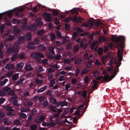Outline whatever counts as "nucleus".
<instances>
[{"label":"nucleus","mask_w":130,"mask_h":130,"mask_svg":"<svg viewBox=\"0 0 130 130\" xmlns=\"http://www.w3.org/2000/svg\"><path fill=\"white\" fill-rule=\"evenodd\" d=\"M112 40L116 42L118 47L121 48L122 51H124V42L125 37L123 36H119L118 37H115L114 35L111 36Z\"/></svg>","instance_id":"f257e3e1"},{"label":"nucleus","mask_w":130,"mask_h":130,"mask_svg":"<svg viewBox=\"0 0 130 130\" xmlns=\"http://www.w3.org/2000/svg\"><path fill=\"white\" fill-rule=\"evenodd\" d=\"M31 57L34 59L37 60H40L39 57L41 58H44V56L40 52L32 53L30 54Z\"/></svg>","instance_id":"f03ea898"},{"label":"nucleus","mask_w":130,"mask_h":130,"mask_svg":"<svg viewBox=\"0 0 130 130\" xmlns=\"http://www.w3.org/2000/svg\"><path fill=\"white\" fill-rule=\"evenodd\" d=\"M43 16L45 18V20L47 22L51 21L52 20L51 14L49 13L46 12L43 14Z\"/></svg>","instance_id":"7ed1b4c3"},{"label":"nucleus","mask_w":130,"mask_h":130,"mask_svg":"<svg viewBox=\"0 0 130 130\" xmlns=\"http://www.w3.org/2000/svg\"><path fill=\"white\" fill-rule=\"evenodd\" d=\"M60 106L61 107L64 106H68V104L67 102L64 101H60L57 102L56 105V106L57 107H59Z\"/></svg>","instance_id":"20e7f679"},{"label":"nucleus","mask_w":130,"mask_h":130,"mask_svg":"<svg viewBox=\"0 0 130 130\" xmlns=\"http://www.w3.org/2000/svg\"><path fill=\"white\" fill-rule=\"evenodd\" d=\"M18 43L19 44L24 43L25 41V37L24 36H20L18 38Z\"/></svg>","instance_id":"39448f33"},{"label":"nucleus","mask_w":130,"mask_h":130,"mask_svg":"<svg viewBox=\"0 0 130 130\" xmlns=\"http://www.w3.org/2000/svg\"><path fill=\"white\" fill-rule=\"evenodd\" d=\"M12 48L14 52L18 53L19 52V45L18 43H14L12 46Z\"/></svg>","instance_id":"423d86ee"},{"label":"nucleus","mask_w":130,"mask_h":130,"mask_svg":"<svg viewBox=\"0 0 130 130\" xmlns=\"http://www.w3.org/2000/svg\"><path fill=\"white\" fill-rule=\"evenodd\" d=\"M118 51L117 52V56L119 59V62H121L122 61L123 59V53H120L121 51L119 49H118Z\"/></svg>","instance_id":"0eeeda50"},{"label":"nucleus","mask_w":130,"mask_h":130,"mask_svg":"<svg viewBox=\"0 0 130 130\" xmlns=\"http://www.w3.org/2000/svg\"><path fill=\"white\" fill-rule=\"evenodd\" d=\"M35 45V44L33 42H30L27 44V47L28 49L33 50L35 48V47L34 46Z\"/></svg>","instance_id":"6e6552de"},{"label":"nucleus","mask_w":130,"mask_h":130,"mask_svg":"<svg viewBox=\"0 0 130 130\" xmlns=\"http://www.w3.org/2000/svg\"><path fill=\"white\" fill-rule=\"evenodd\" d=\"M17 98V96L15 95L14 96H12L10 98V100H14V101L13 102V105L15 106H18L19 105L18 103V101L17 100H15L14 99L16 98Z\"/></svg>","instance_id":"1a4fd4ad"},{"label":"nucleus","mask_w":130,"mask_h":130,"mask_svg":"<svg viewBox=\"0 0 130 130\" xmlns=\"http://www.w3.org/2000/svg\"><path fill=\"white\" fill-rule=\"evenodd\" d=\"M36 22L37 26H40L43 24V22L40 18H37L36 20Z\"/></svg>","instance_id":"9d476101"},{"label":"nucleus","mask_w":130,"mask_h":130,"mask_svg":"<svg viewBox=\"0 0 130 130\" xmlns=\"http://www.w3.org/2000/svg\"><path fill=\"white\" fill-rule=\"evenodd\" d=\"M37 48L39 51H43L46 50V47L44 45L40 44L37 47Z\"/></svg>","instance_id":"9b49d317"},{"label":"nucleus","mask_w":130,"mask_h":130,"mask_svg":"<svg viewBox=\"0 0 130 130\" xmlns=\"http://www.w3.org/2000/svg\"><path fill=\"white\" fill-rule=\"evenodd\" d=\"M24 64V63L22 62L18 64L16 66L17 69L18 70H21Z\"/></svg>","instance_id":"f8f14e48"},{"label":"nucleus","mask_w":130,"mask_h":130,"mask_svg":"<svg viewBox=\"0 0 130 130\" xmlns=\"http://www.w3.org/2000/svg\"><path fill=\"white\" fill-rule=\"evenodd\" d=\"M3 122L5 124L8 125L11 124L12 122L8 118L6 117L4 118Z\"/></svg>","instance_id":"ddd939ff"},{"label":"nucleus","mask_w":130,"mask_h":130,"mask_svg":"<svg viewBox=\"0 0 130 130\" xmlns=\"http://www.w3.org/2000/svg\"><path fill=\"white\" fill-rule=\"evenodd\" d=\"M45 31L43 29H41L37 31V34L40 36L43 35L45 34Z\"/></svg>","instance_id":"4468645a"},{"label":"nucleus","mask_w":130,"mask_h":130,"mask_svg":"<svg viewBox=\"0 0 130 130\" xmlns=\"http://www.w3.org/2000/svg\"><path fill=\"white\" fill-rule=\"evenodd\" d=\"M17 9L16 8H14V9L11 10H9V11H10V12H8L7 13V16L9 18V19H10L11 17V16L12 15L13 13L12 12V11H14L15 10Z\"/></svg>","instance_id":"2eb2a0df"},{"label":"nucleus","mask_w":130,"mask_h":130,"mask_svg":"<svg viewBox=\"0 0 130 130\" xmlns=\"http://www.w3.org/2000/svg\"><path fill=\"white\" fill-rule=\"evenodd\" d=\"M48 108L49 109L52 111L54 112H56V106L54 107L51 105H49L48 106Z\"/></svg>","instance_id":"dca6fc26"},{"label":"nucleus","mask_w":130,"mask_h":130,"mask_svg":"<svg viewBox=\"0 0 130 130\" xmlns=\"http://www.w3.org/2000/svg\"><path fill=\"white\" fill-rule=\"evenodd\" d=\"M79 48V46L78 45H75L73 48V51L74 52H78Z\"/></svg>","instance_id":"f3484780"},{"label":"nucleus","mask_w":130,"mask_h":130,"mask_svg":"<svg viewBox=\"0 0 130 130\" xmlns=\"http://www.w3.org/2000/svg\"><path fill=\"white\" fill-rule=\"evenodd\" d=\"M45 54L46 56L48 58L53 59L54 58V56L49 52H46Z\"/></svg>","instance_id":"a211bd4d"},{"label":"nucleus","mask_w":130,"mask_h":130,"mask_svg":"<svg viewBox=\"0 0 130 130\" xmlns=\"http://www.w3.org/2000/svg\"><path fill=\"white\" fill-rule=\"evenodd\" d=\"M6 52L8 54H9L10 53H11L14 52L12 47H11L8 48Z\"/></svg>","instance_id":"6ab92c4d"},{"label":"nucleus","mask_w":130,"mask_h":130,"mask_svg":"<svg viewBox=\"0 0 130 130\" xmlns=\"http://www.w3.org/2000/svg\"><path fill=\"white\" fill-rule=\"evenodd\" d=\"M13 31L16 33L19 34L21 30L20 28L16 26L14 28Z\"/></svg>","instance_id":"aec40b11"},{"label":"nucleus","mask_w":130,"mask_h":130,"mask_svg":"<svg viewBox=\"0 0 130 130\" xmlns=\"http://www.w3.org/2000/svg\"><path fill=\"white\" fill-rule=\"evenodd\" d=\"M50 39L51 41H53L56 38L55 34L53 33H52L50 34H49Z\"/></svg>","instance_id":"412c9836"},{"label":"nucleus","mask_w":130,"mask_h":130,"mask_svg":"<svg viewBox=\"0 0 130 130\" xmlns=\"http://www.w3.org/2000/svg\"><path fill=\"white\" fill-rule=\"evenodd\" d=\"M50 100L51 102L53 104H55L56 103V104L58 102L56 101L55 99L53 97H51L50 98Z\"/></svg>","instance_id":"4be33fe9"},{"label":"nucleus","mask_w":130,"mask_h":130,"mask_svg":"<svg viewBox=\"0 0 130 130\" xmlns=\"http://www.w3.org/2000/svg\"><path fill=\"white\" fill-rule=\"evenodd\" d=\"M79 10V8H77L75 10H71L70 11L72 14H74L75 13L77 15H78V11Z\"/></svg>","instance_id":"5701e85b"},{"label":"nucleus","mask_w":130,"mask_h":130,"mask_svg":"<svg viewBox=\"0 0 130 130\" xmlns=\"http://www.w3.org/2000/svg\"><path fill=\"white\" fill-rule=\"evenodd\" d=\"M18 53L13 54L11 58V61H13L15 59H18Z\"/></svg>","instance_id":"b1692460"},{"label":"nucleus","mask_w":130,"mask_h":130,"mask_svg":"<svg viewBox=\"0 0 130 130\" xmlns=\"http://www.w3.org/2000/svg\"><path fill=\"white\" fill-rule=\"evenodd\" d=\"M100 72L98 70H95L92 72L93 76H97L100 74Z\"/></svg>","instance_id":"393cba45"},{"label":"nucleus","mask_w":130,"mask_h":130,"mask_svg":"<svg viewBox=\"0 0 130 130\" xmlns=\"http://www.w3.org/2000/svg\"><path fill=\"white\" fill-rule=\"evenodd\" d=\"M107 40L106 38L104 36H101L99 38V42H105Z\"/></svg>","instance_id":"a878e982"},{"label":"nucleus","mask_w":130,"mask_h":130,"mask_svg":"<svg viewBox=\"0 0 130 130\" xmlns=\"http://www.w3.org/2000/svg\"><path fill=\"white\" fill-rule=\"evenodd\" d=\"M92 61H88L86 64L87 68H89L91 67L92 65Z\"/></svg>","instance_id":"bb28decb"},{"label":"nucleus","mask_w":130,"mask_h":130,"mask_svg":"<svg viewBox=\"0 0 130 130\" xmlns=\"http://www.w3.org/2000/svg\"><path fill=\"white\" fill-rule=\"evenodd\" d=\"M25 69L26 71H29L32 70L33 68L31 67L30 64H28L25 67Z\"/></svg>","instance_id":"cd10ccee"},{"label":"nucleus","mask_w":130,"mask_h":130,"mask_svg":"<svg viewBox=\"0 0 130 130\" xmlns=\"http://www.w3.org/2000/svg\"><path fill=\"white\" fill-rule=\"evenodd\" d=\"M103 52V50L102 48L101 47H99L98 48L97 53L100 55H102Z\"/></svg>","instance_id":"c85d7f7f"},{"label":"nucleus","mask_w":130,"mask_h":130,"mask_svg":"<svg viewBox=\"0 0 130 130\" xmlns=\"http://www.w3.org/2000/svg\"><path fill=\"white\" fill-rule=\"evenodd\" d=\"M12 22L13 24H18L20 23V21L19 20L16 19H13L12 20Z\"/></svg>","instance_id":"c756f323"},{"label":"nucleus","mask_w":130,"mask_h":130,"mask_svg":"<svg viewBox=\"0 0 130 130\" xmlns=\"http://www.w3.org/2000/svg\"><path fill=\"white\" fill-rule=\"evenodd\" d=\"M89 71V70L87 69L86 68H84L82 70V73L81 75H83L84 74H85L86 73H88Z\"/></svg>","instance_id":"7c9ffc66"},{"label":"nucleus","mask_w":130,"mask_h":130,"mask_svg":"<svg viewBox=\"0 0 130 130\" xmlns=\"http://www.w3.org/2000/svg\"><path fill=\"white\" fill-rule=\"evenodd\" d=\"M88 21L90 22V26L91 27H93L94 24L93 19V18H91Z\"/></svg>","instance_id":"2f4dec72"},{"label":"nucleus","mask_w":130,"mask_h":130,"mask_svg":"<svg viewBox=\"0 0 130 130\" xmlns=\"http://www.w3.org/2000/svg\"><path fill=\"white\" fill-rule=\"evenodd\" d=\"M18 73H15L13 75L12 79L13 81H15L18 79Z\"/></svg>","instance_id":"473e14b6"},{"label":"nucleus","mask_w":130,"mask_h":130,"mask_svg":"<svg viewBox=\"0 0 130 130\" xmlns=\"http://www.w3.org/2000/svg\"><path fill=\"white\" fill-rule=\"evenodd\" d=\"M78 33L76 31H74L73 33L72 38L74 40H75L78 37Z\"/></svg>","instance_id":"72a5a7b5"},{"label":"nucleus","mask_w":130,"mask_h":130,"mask_svg":"<svg viewBox=\"0 0 130 130\" xmlns=\"http://www.w3.org/2000/svg\"><path fill=\"white\" fill-rule=\"evenodd\" d=\"M49 52L52 54L54 55L55 54V52L54 51V48L52 46H50L48 48Z\"/></svg>","instance_id":"f704fd0d"},{"label":"nucleus","mask_w":130,"mask_h":130,"mask_svg":"<svg viewBox=\"0 0 130 130\" xmlns=\"http://www.w3.org/2000/svg\"><path fill=\"white\" fill-rule=\"evenodd\" d=\"M109 79L110 80V77L109 75H107L104 76L103 80L105 81L106 82H109L108 80Z\"/></svg>","instance_id":"c9c22d12"},{"label":"nucleus","mask_w":130,"mask_h":130,"mask_svg":"<svg viewBox=\"0 0 130 130\" xmlns=\"http://www.w3.org/2000/svg\"><path fill=\"white\" fill-rule=\"evenodd\" d=\"M47 86H45L41 88H40V89L38 90L37 91V92H43L44 91L46 88Z\"/></svg>","instance_id":"e433bc0d"},{"label":"nucleus","mask_w":130,"mask_h":130,"mask_svg":"<svg viewBox=\"0 0 130 130\" xmlns=\"http://www.w3.org/2000/svg\"><path fill=\"white\" fill-rule=\"evenodd\" d=\"M3 46V44L2 43L0 44V57H2L3 56V52L2 50V49Z\"/></svg>","instance_id":"4c0bfd02"},{"label":"nucleus","mask_w":130,"mask_h":130,"mask_svg":"<svg viewBox=\"0 0 130 130\" xmlns=\"http://www.w3.org/2000/svg\"><path fill=\"white\" fill-rule=\"evenodd\" d=\"M56 123L54 122H52L48 123L47 125V126L48 127H54L55 126Z\"/></svg>","instance_id":"58836bf2"},{"label":"nucleus","mask_w":130,"mask_h":130,"mask_svg":"<svg viewBox=\"0 0 130 130\" xmlns=\"http://www.w3.org/2000/svg\"><path fill=\"white\" fill-rule=\"evenodd\" d=\"M35 82L37 84H40L42 83L43 81L42 80L39 79L38 78H36L35 79Z\"/></svg>","instance_id":"ea45409f"},{"label":"nucleus","mask_w":130,"mask_h":130,"mask_svg":"<svg viewBox=\"0 0 130 130\" xmlns=\"http://www.w3.org/2000/svg\"><path fill=\"white\" fill-rule=\"evenodd\" d=\"M26 37L28 40H30L31 39V33L30 32L27 33L26 36Z\"/></svg>","instance_id":"a19ab883"},{"label":"nucleus","mask_w":130,"mask_h":130,"mask_svg":"<svg viewBox=\"0 0 130 130\" xmlns=\"http://www.w3.org/2000/svg\"><path fill=\"white\" fill-rule=\"evenodd\" d=\"M25 80V78H22L19 81L17 82L16 85H19L22 84L23 83V81Z\"/></svg>","instance_id":"79ce46f5"},{"label":"nucleus","mask_w":130,"mask_h":130,"mask_svg":"<svg viewBox=\"0 0 130 130\" xmlns=\"http://www.w3.org/2000/svg\"><path fill=\"white\" fill-rule=\"evenodd\" d=\"M98 83H99V82L98 81L96 80H94L93 81L94 85H93V86L92 88L93 89H94V90H95V89L97 88H98V86L95 89H94L97 86V84Z\"/></svg>","instance_id":"37998d69"},{"label":"nucleus","mask_w":130,"mask_h":130,"mask_svg":"<svg viewBox=\"0 0 130 130\" xmlns=\"http://www.w3.org/2000/svg\"><path fill=\"white\" fill-rule=\"evenodd\" d=\"M118 72V71L116 72V70H115V72L113 73V74H111L110 75L111 78H110V80H111L112 78H113L116 76V75Z\"/></svg>","instance_id":"c03bdc74"},{"label":"nucleus","mask_w":130,"mask_h":130,"mask_svg":"<svg viewBox=\"0 0 130 130\" xmlns=\"http://www.w3.org/2000/svg\"><path fill=\"white\" fill-rule=\"evenodd\" d=\"M37 127L36 124H34L32 125L30 127L31 130H36L37 128Z\"/></svg>","instance_id":"a18cd8bd"},{"label":"nucleus","mask_w":130,"mask_h":130,"mask_svg":"<svg viewBox=\"0 0 130 130\" xmlns=\"http://www.w3.org/2000/svg\"><path fill=\"white\" fill-rule=\"evenodd\" d=\"M102 24V23L100 21H98L94 23V25L96 27L100 26Z\"/></svg>","instance_id":"49530a36"},{"label":"nucleus","mask_w":130,"mask_h":130,"mask_svg":"<svg viewBox=\"0 0 130 130\" xmlns=\"http://www.w3.org/2000/svg\"><path fill=\"white\" fill-rule=\"evenodd\" d=\"M70 26L68 24H65L64 28L66 30L68 31L70 30Z\"/></svg>","instance_id":"de8ad7c7"},{"label":"nucleus","mask_w":130,"mask_h":130,"mask_svg":"<svg viewBox=\"0 0 130 130\" xmlns=\"http://www.w3.org/2000/svg\"><path fill=\"white\" fill-rule=\"evenodd\" d=\"M56 80V79H53L50 82V87H52L55 84Z\"/></svg>","instance_id":"09e8293b"},{"label":"nucleus","mask_w":130,"mask_h":130,"mask_svg":"<svg viewBox=\"0 0 130 130\" xmlns=\"http://www.w3.org/2000/svg\"><path fill=\"white\" fill-rule=\"evenodd\" d=\"M7 115L8 116L12 117L15 116V113L13 112H9L7 113Z\"/></svg>","instance_id":"8fccbe9b"},{"label":"nucleus","mask_w":130,"mask_h":130,"mask_svg":"<svg viewBox=\"0 0 130 130\" xmlns=\"http://www.w3.org/2000/svg\"><path fill=\"white\" fill-rule=\"evenodd\" d=\"M14 123L16 125H20L21 124V122L19 120L16 119L14 120Z\"/></svg>","instance_id":"3c124183"},{"label":"nucleus","mask_w":130,"mask_h":130,"mask_svg":"<svg viewBox=\"0 0 130 130\" xmlns=\"http://www.w3.org/2000/svg\"><path fill=\"white\" fill-rule=\"evenodd\" d=\"M83 60L82 59H79L74 62V63L77 64H79L82 63V61Z\"/></svg>","instance_id":"603ef678"},{"label":"nucleus","mask_w":130,"mask_h":130,"mask_svg":"<svg viewBox=\"0 0 130 130\" xmlns=\"http://www.w3.org/2000/svg\"><path fill=\"white\" fill-rule=\"evenodd\" d=\"M19 58L21 59H22L25 58L24 55L23 53H21L20 54Z\"/></svg>","instance_id":"864d4df0"},{"label":"nucleus","mask_w":130,"mask_h":130,"mask_svg":"<svg viewBox=\"0 0 130 130\" xmlns=\"http://www.w3.org/2000/svg\"><path fill=\"white\" fill-rule=\"evenodd\" d=\"M32 119V116L31 115H30L28 117L27 119V121L28 123H30Z\"/></svg>","instance_id":"5fc2aeb1"},{"label":"nucleus","mask_w":130,"mask_h":130,"mask_svg":"<svg viewBox=\"0 0 130 130\" xmlns=\"http://www.w3.org/2000/svg\"><path fill=\"white\" fill-rule=\"evenodd\" d=\"M9 129V127H5L3 126L0 127V130H8Z\"/></svg>","instance_id":"6e6d98bb"},{"label":"nucleus","mask_w":130,"mask_h":130,"mask_svg":"<svg viewBox=\"0 0 130 130\" xmlns=\"http://www.w3.org/2000/svg\"><path fill=\"white\" fill-rule=\"evenodd\" d=\"M89 25V23L88 22L83 23L82 24V26L85 27H87Z\"/></svg>","instance_id":"4d7b16f0"},{"label":"nucleus","mask_w":130,"mask_h":130,"mask_svg":"<svg viewBox=\"0 0 130 130\" xmlns=\"http://www.w3.org/2000/svg\"><path fill=\"white\" fill-rule=\"evenodd\" d=\"M33 104L32 102L31 101L27 102L25 104V105L26 106H32Z\"/></svg>","instance_id":"13d9d810"},{"label":"nucleus","mask_w":130,"mask_h":130,"mask_svg":"<svg viewBox=\"0 0 130 130\" xmlns=\"http://www.w3.org/2000/svg\"><path fill=\"white\" fill-rule=\"evenodd\" d=\"M54 20L55 21V24L57 25L60 23V22L59 19L57 18H54Z\"/></svg>","instance_id":"bf43d9fd"},{"label":"nucleus","mask_w":130,"mask_h":130,"mask_svg":"<svg viewBox=\"0 0 130 130\" xmlns=\"http://www.w3.org/2000/svg\"><path fill=\"white\" fill-rule=\"evenodd\" d=\"M37 111L36 110L35 108L32 109L31 112V113L33 115H35Z\"/></svg>","instance_id":"052dcab7"},{"label":"nucleus","mask_w":130,"mask_h":130,"mask_svg":"<svg viewBox=\"0 0 130 130\" xmlns=\"http://www.w3.org/2000/svg\"><path fill=\"white\" fill-rule=\"evenodd\" d=\"M71 20H72L73 22H77V18L75 16L73 17H71Z\"/></svg>","instance_id":"680f3d73"},{"label":"nucleus","mask_w":130,"mask_h":130,"mask_svg":"<svg viewBox=\"0 0 130 130\" xmlns=\"http://www.w3.org/2000/svg\"><path fill=\"white\" fill-rule=\"evenodd\" d=\"M27 19L24 18L23 19L22 21V23L23 25H26L27 23Z\"/></svg>","instance_id":"e2e57ef3"},{"label":"nucleus","mask_w":130,"mask_h":130,"mask_svg":"<svg viewBox=\"0 0 130 130\" xmlns=\"http://www.w3.org/2000/svg\"><path fill=\"white\" fill-rule=\"evenodd\" d=\"M48 104V103L47 102V101L44 102L43 103L41 104V105H42L43 106L46 107Z\"/></svg>","instance_id":"0e129e2a"},{"label":"nucleus","mask_w":130,"mask_h":130,"mask_svg":"<svg viewBox=\"0 0 130 130\" xmlns=\"http://www.w3.org/2000/svg\"><path fill=\"white\" fill-rule=\"evenodd\" d=\"M72 44L71 43H70L67 45L66 46V49L68 50H69L72 48L71 46Z\"/></svg>","instance_id":"69168bd1"},{"label":"nucleus","mask_w":130,"mask_h":130,"mask_svg":"<svg viewBox=\"0 0 130 130\" xmlns=\"http://www.w3.org/2000/svg\"><path fill=\"white\" fill-rule=\"evenodd\" d=\"M6 110L8 111H12V109L11 107L7 106L6 107Z\"/></svg>","instance_id":"338daca9"},{"label":"nucleus","mask_w":130,"mask_h":130,"mask_svg":"<svg viewBox=\"0 0 130 130\" xmlns=\"http://www.w3.org/2000/svg\"><path fill=\"white\" fill-rule=\"evenodd\" d=\"M48 76V79H52L53 76V74L51 73H48L47 74Z\"/></svg>","instance_id":"774afa93"}]
</instances>
